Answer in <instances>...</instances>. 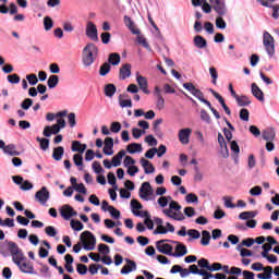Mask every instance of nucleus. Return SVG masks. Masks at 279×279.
<instances>
[{
	"instance_id": "32",
	"label": "nucleus",
	"mask_w": 279,
	"mask_h": 279,
	"mask_svg": "<svg viewBox=\"0 0 279 279\" xmlns=\"http://www.w3.org/2000/svg\"><path fill=\"white\" fill-rule=\"evenodd\" d=\"M235 101L241 108L250 106V104H252V100H250V97L247 96H238L235 97Z\"/></svg>"
},
{
	"instance_id": "54",
	"label": "nucleus",
	"mask_w": 279,
	"mask_h": 279,
	"mask_svg": "<svg viewBox=\"0 0 279 279\" xmlns=\"http://www.w3.org/2000/svg\"><path fill=\"white\" fill-rule=\"evenodd\" d=\"M145 143H147L150 147H156V145H158V140H156L154 135H147L145 137Z\"/></svg>"
},
{
	"instance_id": "37",
	"label": "nucleus",
	"mask_w": 279,
	"mask_h": 279,
	"mask_svg": "<svg viewBox=\"0 0 279 279\" xmlns=\"http://www.w3.org/2000/svg\"><path fill=\"white\" fill-rule=\"evenodd\" d=\"M114 93H117V86H114V84H107L105 86L106 97H114Z\"/></svg>"
},
{
	"instance_id": "46",
	"label": "nucleus",
	"mask_w": 279,
	"mask_h": 279,
	"mask_svg": "<svg viewBox=\"0 0 279 279\" xmlns=\"http://www.w3.org/2000/svg\"><path fill=\"white\" fill-rule=\"evenodd\" d=\"M137 43L138 45H142L144 49H147V51H151V46H149V43H147V39L143 36H137Z\"/></svg>"
},
{
	"instance_id": "43",
	"label": "nucleus",
	"mask_w": 279,
	"mask_h": 279,
	"mask_svg": "<svg viewBox=\"0 0 279 279\" xmlns=\"http://www.w3.org/2000/svg\"><path fill=\"white\" fill-rule=\"evenodd\" d=\"M53 28V20L49 16L44 17V29L49 32Z\"/></svg>"
},
{
	"instance_id": "28",
	"label": "nucleus",
	"mask_w": 279,
	"mask_h": 279,
	"mask_svg": "<svg viewBox=\"0 0 279 279\" xmlns=\"http://www.w3.org/2000/svg\"><path fill=\"white\" fill-rule=\"evenodd\" d=\"M262 271L264 272L257 275L258 279H271V274H274V268L271 266L265 267Z\"/></svg>"
},
{
	"instance_id": "64",
	"label": "nucleus",
	"mask_w": 279,
	"mask_h": 279,
	"mask_svg": "<svg viewBox=\"0 0 279 279\" xmlns=\"http://www.w3.org/2000/svg\"><path fill=\"white\" fill-rule=\"evenodd\" d=\"M156 108L157 110H165V98L162 96L157 97Z\"/></svg>"
},
{
	"instance_id": "17",
	"label": "nucleus",
	"mask_w": 279,
	"mask_h": 279,
	"mask_svg": "<svg viewBox=\"0 0 279 279\" xmlns=\"http://www.w3.org/2000/svg\"><path fill=\"white\" fill-rule=\"evenodd\" d=\"M189 254V250H186V245L182 243H178L175 246V253L172 252L171 256L174 258H182V256H186Z\"/></svg>"
},
{
	"instance_id": "23",
	"label": "nucleus",
	"mask_w": 279,
	"mask_h": 279,
	"mask_svg": "<svg viewBox=\"0 0 279 279\" xmlns=\"http://www.w3.org/2000/svg\"><path fill=\"white\" fill-rule=\"evenodd\" d=\"M194 46L197 49H206L208 47V41L202 36V35H196L194 37Z\"/></svg>"
},
{
	"instance_id": "2",
	"label": "nucleus",
	"mask_w": 279,
	"mask_h": 279,
	"mask_svg": "<svg viewBox=\"0 0 279 279\" xmlns=\"http://www.w3.org/2000/svg\"><path fill=\"white\" fill-rule=\"evenodd\" d=\"M97 56H99V48L93 43H88L83 49L82 62L85 69L88 66H93L95 64V60H97Z\"/></svg>"
},
{
	"instance_id": "56",
	"label": "nucleus",
	"mask_w": 279,
	"mask_h": 279,
	"mask_svg": "<svg viewBox=\"0 0 279 279\" xmlns=\"http://www.w3.org/2000/svg\"><path fill=\"white\" fill-rule=\"evenodd\" d=\"M131 210H132V213H134V210H143V205L138 201L132 199L131 201Z\"/></svg>"
},
{
	"instance_id": "15",
	"label": "nucleus",
	"mask_w": 279,
	"mask_h": 279,
	"mask_svg": "<svg viewBox=\"0 0 279 279\" xmlns=\"http://www.w3.org/2000/svg\"><path fill=\"white\" fill-rule=\"evenodd\" d=\"M126 266H123L121 269L122 275L132 274V271H136V262L125 258Z\"/></svg>"
},
{
	"instance_id": "7",
	"label": "nucleus",
	"mask_w": 279,
	"mask_h": 279,
	"mask_svg": "<svg viewBox=\"0 0 279 279\" xmlns=\"http://www.w3.org/2000/svg\"><path fill=\"white\" fill-rule=\"evenodd\" d=\"M154 195V189L149 182L142 183L140 187V197L144 199V202H149V197Z\"/></svg>"
},
{
	"instance_id": "21",
	"label": "nucleus",
	"mask_w": 279,
	"mask_h": 279,
	"mask_svg": "<svg viewBox=\"0 0 279 279\" xmlns=\"http://www.w3.org/2000/svg\"><path fill=\"white\" fill-rule=\"evenodd\" d=\"M170 274H180V278H189V269L180 265L172 266Z\"/></svg>"
},
{
	"instance_id": "60",
	"label": "nucleus",
	"mask_w": 279,
	"mask_h": 279,
	"mask_svg": "<svg viewBox=\"0 0 279 279\" xmlns=\"http://www.w3.org/2000/svg\"><path fill=\"white\" fill-rule=\"evenodd\" d=\"M7 80L10 84H19L21 82V77L17 74L8 75Z\"/></svg>"
},
{
	"instance_id": "62",
	"label": "nucleus",
	"mask_w": 279,
	"mask_h": 279,
	"mask_svg": "<svg viewBox=\"0 0 279 279\" xmlns=\"http://www.w3.org/2000/svg\"><path fill=\"white\" fill-rule=\"evenodd\" d=\"M272 10V19L277 21L279 19V4H271V7H267Z\"/></svg>"
},
{
	"instance_id": "12",
	"label": "nucleus",
	"mask_w": 279,
	"mask_h": 279,
	"mask_svg": "<svg viewBox=\"0 0 279 279\" xmlns=\"http://www.w3.org/2000/svg\"><path fill=\"white\" fill-rule=\"evenodd\" d=\"M191 134H193V130L191 128L181 129L179 131V141L182 145H189L191 141Z\"/></svg>"
},
{
	"instance_id": "35",
	"label": "nucleus",
	"mask_w": 279,
	"mask_h": 279,
	"mask_svg": "<svg viewBox=\"0 0 279 279\" xmlns=\"http://www.w3.org/2000/svg\"><path fill=\"white\" fill-rule=\"evenodd\" d=\"M73 160H74V165L76 167H78V170L83 171L84 170V157H82V155H80V154H75L73 156Z\"/></svg>"
},
{
	"instance_id": "61",
	"label": "nucleus",
	"mask_w": 279,
	"mask_h": 279,
	"mask_svg": "<svg viewBox=\"0 0 279 279\" xmlns=\"http://www.w3.org/2000/svg\"><path fill=\"white\" fill-rule=\"evenodd\" d=\"M109 213L113 219H120L121 218V211L114 207H109Z\"/></svg>"
},
{
	"instance_id": "42",
	"label": "nucleus",
	"mask_w": 279,
	"mask_h": 279,
	"mask_svg": "<svg viewBox=\"0 0 279 279\" xmlns=\"http://www.w3.org/2000/svg\"><path fill=\"white\" fill-rule=\"evenodd\" d=\"M201 244L204 246L210 245V232L209 231H202V239H201Z\"/></svg>"
},
{
	"instance_id": "5",
	"label": "nucleus",
	"mask_w": 279,
	"mask_h": 279,
	"mask_svg": "<svg viewBox=\"0 0 279 279\" xmlns=\"http://www.w3.org/2000/svg\"><path fill=\"white\" fill-rule=\"evenodd\" d=\"M263 45L269 58H274L276 53V39L267 31L263 34Z\"/></svg>"
},
{
	"instance_id": "39",
	"label": "nucleus",
	"mask_w": 279,
	"mask_h": 279,
	"mask_svg": "<svg viewBox=\"0 0 279 279\" xmlns=\"http://www.w3.org/2000/svg\"><path fill=\"white\" fill-rule=\"evenodd\" d=\"M111 69H112V66L110 65V63L105 62V63L100 66V69H99V75H100L101 77H106V75L110 73V70H111Z\"/></svg>"
},
{
	"instance_id": "38",
	"label": "nucleus",
	"mask_w": 279,
	"mask_h": 279,
	"mask_svg": "<svg viewBox=\"0 0 279 279\" xmlns=\"http://www.w3.org/2000/svg\"><path fill=\"white\" fill-rule=\"evenodd\" d=\"M60 82V77L58 75H50L48 78V88H56Z\"/></svg>"
},
{
	"instance_id": "10",
	"label": "nucleus",
	"mask_w": 279,
	"mask_h": 279,
	"mask_svg": "<svg viewBox=\"0 0 279 279\" xmlns=\"http://www.w3.org/2000/svg\"><path fill=\"white\" fill-rule=\"evenodd\" d=\"M86 36L87 38H90V40H94V41L99 40V36L97 33V25H95V23H93L92 21L87 22Z\"/></svg>"
},
{
	"instance_id": "9",
	"label": "nucleus",
	"mask_w": 279,
	"mask_h": 279,
	"mask_svg": "<svg viewBox=\"0 0 279 279\" xmlns=\"http://www.w3.org/2000/svg\"><path fill=\"white\" fill-rule=\"evenodd\" d=\"M165 241H169V240L157 241L156 247L158 252H160V254H166V256H171V254L173 253V246H171V244L165 243Z\"/></svg>"
},
{
	"instance_id": "20",
	"label": "nucleus",
	"mask_w": 279,
	"mask_h": 279,
	"mask_svg": "<svg viewBox=\"0 0 279 279\" xmlns=\"http://www.w3.org/2000/svg\"><path fill=\"white\" fill-rule=\"evenodd\" d=\"M140 162L144 169V173L151 174L156 171V168L154 167V165L151 162H149V160L142 158L140 160Z\"/></svg>"
},
{
	"instance_id": "31",
	"label": "nucleus",
	"mask_w": 279,
	"mask_h": 279,
	"mask_svg": "<svg viewBox=\"0 0 279 279\" xmlns=\"http://www.w3.org/2000/svg\"><path fill=\"white\" fill-rule=\"evenodd\" d=\"M62 156H64V147L58 146L53 149L52 158L53 160L60 161L62 160Z\"/></svg>"
},
{
	"instance_id": "8",
	"label": "nucleus",
	"mask_w": 279,
	"mask_h": 279,
	"mask_svg": "<svg viewBox=\"0 0 279 279\" xmlns=\"http://www.w3.org/2000/svg\"><path fill=\"white\" fill-rule=\"evenodd\" d=\"M50 197H51V194L49 193V190H47V186H43L35 194V199H37V202H39L41 206H46Z\"/></svg>"
},
{
	"instance_id": "3",
	"label": "nucleus",
	"mask_w": 279,
	"mask_h": 279,
	"mask_svg": "<svg viewBox=\"0 0 279 279\" xmlns=\"http://www.w3.org/2000/svg\"><path fill=\"white\" fill-rule=\"evenodd\" d=\"M180 210H182V206L178 202L171 201L169 203V208L162 209V213L166 217H169V219H174V221H184V214Z\"/></svg>"
},
{
	"instance_id": "16",
	"label": "nucleus",
	"mask_w": 279,
	"mask_h": 279,
	"mask_svg": "<svg viewBox=\"0 0 279 279\" xmlns=\"http://www.w3.org/2000/svg\"><path fill=\"white\" fill-rule=\"evenodd\" d=\"M124 25H126L132 34L138 36L141 34V29L136 28V24L132 21V17L125 15L124 16Z\"/></svg>"
},
{
	"instance_id": "49",
	"label": "nucleus",
	"mask_w": 279,
	"mask_h": 279,
	"mask_svg": "<svg viewBox=\"0 0 279 279\" xmlns=\"http://www.w3.org/2000/svg\"><path fill=\"white\" fill-rule=\"evenodd\" d=\"M99 269H104V266L101 265H97V264H90L89 265V268H88V271L92 276H95L97 275V272L99 271Z\"/></svg>"
},
{
	"instance_id": "34",
	"label": "nucleus",
	"mask_w": 279,
	"mask_h": 279,
	"mask_svg": "<svg viewBox=\"0 0 279 279\" xmlns=\"http://www.w3.org/2000/svg\"><path fill=\"white\" fill-rule=\"evenodd\" d=\"M4 154H8V156H20L21 153L16 150V146L14 144H9L3 149Z\"/></svg>"
},
{
	"instance_id": "36",
	"label": "nucleus",
	"mask_w": 279,
	"mask_h": 279,
	"mask_svg": "<svg viewBox=\"0 0 279 279\" xmlns=\"http://www.w3.org/2000/svg\"><path fill=\"white\" fill-rule=\"evenodd\" d=\"M258 215V211H243L239 215V219L247 221V219H254Z\"/></svg>"
},
{
	"instance_id": "6",
	"label": "nucleus",
	"mask_w": 279,
	"mask_h": 279,
	"mask_svg": "<svg viewBox=\"0 0 279 279\" xmlns=\"http://www.w3.org/2000/svg\"><path fill=\"white\" fill-rule=\"evenodd\" d=\"M213 10L218 14V16H226L228 14V7L226 5V0H211Z\"/></svg>"
},
{
	"instance_id": "1",
	"label": "nucleus",
	"mask_w": 279,
	"mask_h": 279,
	"mask_svg": "<svg viewBox=\"0 0 279 279\" xmlns=\"http://www.w3.org/2000/svg\"><path fill=\"white\" fill-rule=\"evenodd\" d=\"M0 254L8 258V256H12L13 263L19 267L20 271L23 274H33L36 275L38 272L34 271V266L27 263V257L23 254L21 247L15 242L9 241L7 242V248L4 245H0Z\"/></svg>"
},
{
	"instance_id": "50",
	"label": "nucleus",
	"mask_w": 279,
	"mask_h": 279,
	"mask_svg": "<svg viewBox=\"0 0 279 279\" xmlns=\"http://www.w3.org/2000/svg\"><path fill=\"white\" fill-rule=\"evenodd\" d=\"M209 75L211 76L213 84L217 85V80L219 78V74L217 73V69L215 66L209 68Z\"/></svg>"
},
{
	"instance_id": "51",
	"label": "nucleus",
	"mask_w": 279,
	"mask_h": 279,
	"mask_svg": "<svg viewBox=\"0 0 279 279\" xmlns=\"http://www.w3.org/2000/svg\"><path fill=\"white\" fill-rule=\"evenodd\" d=\"M45 232L47 234V236H57L58 235V230H56V227L53 226H48L45 228Z\"/></svg>"
},
{
	"instance_id": "11",
	"label": "nucleus",
	"mask_w": 279,
	"mask_h": 279,
	"mask_svg": "<svg viewBox=\"0 0 279 279\" xmlns=\"http://www.w3.org/2000/svg\"><path fill=\"white\" fill-rule=\"evenodd\" d=\"M60 215L63 217V219H65V221H69L71 217H77V211H75V209H73V207L70 205H63L60 208Z\"/></svg>"
},
{
	"instance_id": "59",
	"label": "nucleus",
	"mask_w": 279,
	"mask_h": 279,
	"mask_svg": "<svg viewBox=\"0 0 279 279\" xmlns=\"http://www.w3.org/2000/svg\"><path fill=\"white\" fill-rule=\"evenodd\" d=\"M240 119L241 121H250V111L245 108L240 110Z\"/></svg>"
},
{
	"instance_id": "24",
	"label": "nucleus",
	"mask_w": 279,
	"mask_h": 279,
	"mask_svg": "<svg viewBox=\"0 0 279 279\" xmlns=\"http://www.w3.org/2000/svg\"><path fill=\"white\" fill-rule=\"evenodd\" d=\"M126 151L129 154H141V151H143V145L138 143H131L128 145Z\"/></svg>"
},
{
	"instance_id": "19",
	"label": "nucleus",
	"mask_w": 279,
	"mask_h": 279,
	"mask_svg": "<svg viewBox=\"0 0 279 279\" xmlns=\"http://www.w3.org/2000/svg\"><path fill=\"white\" fill-rule=\"evenodd\" d=\"M60 125L58 124H53L52 126L47 125L44 128V136H46L47 138H49V136H51V134H59L60 133Z\"/></svg>"
},
{
	"instance_id": "27",
	"label": "nucleus",
	"mask_w": 279,
	"mask_h": 279,
	"mask_svg": "<svg viewBox=\"0 0 279 279\" xmlns=\"http://www.w3.org/2000/svg\"><path fill=\"white\" fill-rule=\"evenodd\" d=\"M123 156H125V150H120L117 155L112 157V166L121 167V161L123 160Z\"/></svg>"
},
{
	"instance_id": "33",
	"label": "nucleus",
	"mask_w": 279,
	"mask_h": 279,
	"mask_svg": "<svg viewBox=\"0 0 279 279\" xmlns=\"http://www.w3.org/2000/svg\"><path fill=\"white\" fill-rule=\"evenodd\" d=\"M123 97H128L125 94H121L119 96V105L121 108H132V99H123Z\"/></svg>"
},
{
	"instance_id": "29",
	"label": "nucleus",
	"mask_w": 279,
	"mask_h": 279,
	"mask_svg": "<svg viewBox=\"0 0 279 279\" xmlns=\"http://www.w3.org/2000/svg\"><path fill=\"white\" fill-rule=\"evenodd\" d=\"M86 147V144H82L80 141H74L72 143V151H78V154H84Z\"/></svg>"
},
{
	"instance_id": "45",
	"label": "nucleus",
	"mask_w": 279,
	"mask_h": 279,
	"mask_svg": "<svg viewBox=\"0 0 279 279\" xmlns=\"http://www.w3.org/2000/svg\"><path fill=\"white\" fill-rule=\"evenodd\" d=\"M204 270H199L197 265L193 264L187 269V276H191L193 274L194 276H201Z\"/></svg>"
},
{
	"instance_id": "52",
	"label": "nucleus",
	"mask_w": 279,
	"mask_h": 279,
	"mask_svg": "<svg viewBox=\"0 0 279 279\" xmlns=\"http://www.w3.org/2000/svg\"><path fill=\"white\" fill-rule=\"evenodd\" d=\"M185 202L187 204H197L199 199L197 198V195H195L194 193H190L185 196Z\"/></svg>"
},
{
	"instance_id": "63",
	"label": "nucleus",
	"mask_w": 279,
	"mask_h": 279,
	"mask_svg": "<svg viewBox=\"0 0 279 279\" xmlns=\"http://www.w3.org/2000/svg\"><path fill=\"white\" fill-rule=\"evenodd\" d=\"M145 134V131L141 130V129H137V128H133L132 129V135H133V138H141V136Z\"/></svg>"
},
{
	"instance_id": "44",
	"label": "nucleus",
	"mask_w": 279,
	"mask_h": 279,
	"mask_svg": "<svg viewBox=\"0 0 279 279\" xmlns=\"http://www.w3.org/2000/svg\"><path fill=\"white\" fill-rule=\"evenodd\" d=\"M216 27L218 29H226V27H228V24L226 23V20H223V16L218 15V17H216Z\"/></svg>"
},
{
	"instance_id": "58",
	"label": "nucleus",
	"mask_w": 279,
	"mask_h": 279,
	"mask_svg": "<svg viewBox=\"0 0 279 279\" xmlns=\"http://www.w3.org/2000/svg\"><path fill=\"white\" fill-rule=\"evenodd\" d=\"M236 250H238V252H240V255H241L242 257L252 256V251H250V250H247V248H242V245H241V244H239V245L236 246Z\"/></svg>"
},
{
	"instance_id": "55",
	"label": "nucleus",
	"mask_w": 279,
	"mask_h": 279,
	"mask_svg": "<svg viewBox=\"0 0 279 279\" xmlns=\"http://www.w3.org/2000/svg\"><path fill=\"white\" fill-rule=\"evenodd\" d=\"M98 252L100 254H104L105 256H108V254H110V246H108L107 244H99Z\"/></svg>"
},
{
	"instance_id": "13",
	"label": "nucleus",
	"mask_w": 279,
	"mask_h": 279,
	"mask_svg": "<svg viewBox=\"0 0 279 279\" xmlns=\"http://www.w3.org/2000/svg\"><path fill=\"white\" fill-rule=\"evenodd\" d=\"M136 82L140 86V89L144 92L145 95H149V84L147 83V78L143 75H140L138 72L136 73Z\"/></svg>"
},
{
	"instance_id": "4",
	"label": "nucleus",
	"mask_w": 279,
	"mask_h": 279,
	"mask_svg": "<svg viewBox=\"0 0 279 279\" xmlns=\"http://www.w3.org/2000/svg\"><path fill=\"white\" fill-rule=\"evenodd\" d=\"M81 242L83 243L84 250L90 252L95 250V245H97V238L90 231H84L81 233Z\"/></svg>"
},
{
	"instance_id": "30",
	"label": "nucleus",
	"mask_w": 279,
	"mask_h": 279,
	"mask_svg": "<svg viewBox=\"0 0 279 279\" xmlns=\"http://www.w3.org/2000/svg\"><path fill=\"white\" fill-rule=\"evenodd\" d=\"M191 95L196 97V99H198V101H202V104H205V106L210 107V101H208L204 98V93H202V90L195 88Z\"/></svg>"
},
{
	"instance_id": "53",
	"label": "nucleus",
	"mask_w": 279,
	"mask_h": 279,
	"mask_svg": "<svg viewBox=\"0 0 279 279\" xmlns=\"http://www.w3.org/2000/svg\"><path fill=\"white\" fill-rule=\"evenodd\" d=\"M26 80L31 86H36L38 84V76H36V74L26 75Z\"/></svg>"
},
{
	"instance_id": "25",
	"label": "nucleus",
	"mask_w": 279,
	"mask_h": 279,
	"mask_svg": "<svg viewBox=\"0 0 279 279\" xmlns=\"http://www.w3.org/2000/svg\"><path fill=\"white\" fill-rule=\"evenodd\" d=\"M263 138L267 142H274L276 140V131L274 129H266L263 132Z\"/></svg>"
},
{
	"instance_id": "18",
	"label": "nucleus",
	"mask_w": 279,
	"mask_h": 279,
	"mask_svg": "<svg viewBox=\"0 0 279 279\" xmlns=\"http://www.w3.org/2000/svg\"><path fill=\"white\" fill-rule=\"evenodd\" d=\"M132 75V64L126 63L120 68V80H128Z\"/></svg>"
},
{
	"instance_id": "48",
	"label": "nucleus",
	"mask_w": 279,
	"mask_h": 279,
	"mask_svg": "<svg viewBox=\"0 0 279 279\" xmlns=\"http://www.w3.org/2000/svg\"><path fill=\"white\" fill-rule=\"evenodd\" d=\"M76 271L80 276H86L88 274V266L84 264H77Z\"/></svg>"
},
{
	"instance_id": "47",
	"label": "nucleus",
	"mask_w": 279,
	"mask_h": 279,
	"mask_svg": "<svg viewBox=\"0 0 279 279\" xmlns=\"http://www.w3.org/2000/svg\"><path fill=\"white\" fill-rule=\"evenodd\" d=\"M32 106H34V100H32V98H25L21 102L22 110H29V108H32Z\"/></svg>"
},
{
	"instance_id": "57",
	"label": "nucleus",
	"mask_w": 279,
	"mask_h": 279,
	"mask_svg": "<svg viewBox=\"0 0 279 279\" xmlns=\"http://www.w3.org/2000/svg\"><path fill=\"white\" fill-rule=\"evenodd\" d=\"M92 169L97 174L104 173V168L101 167V163H99V161H94L92 165Z\"/></svg>"
},
{
	"instance_id": "26",
	"label": "nucleus",
	"mask_w": 279,
	"mask_h": 279,
	"mask_svg": "<svg viewBox=\"0 0 279 279\" xmlns=\"http://www.w3.org/2000/svg\"><path fill=\"white\" fill-rule=\"evenodd\" d=\"M121 63V54L113 52L109 54L108 64H112V66H119Z\"/></svg>"
},
{
	"instance_id": "22",
	"label": "nucleus",
	"mask_w": 279,
	"mask_h": 279,
	"mask_svg": "<svg viewBox=\"0 0 279 279\" xmlns=\"http://www.w3.org/2000/svg\"><path fill=\"white\" fill-rule=\"evenodd\" d=\"M252 95H254L258 101H265V94H263V89L256 85V83H253L251 85Z\"/></svg>"
},
{
	"instance_id": "41",
	"label": "nucleus",
	"mask_w": 279,
	"mask_h": 279,
	"mask_svg": "<svg viewBox=\"0 0 279 279\" xmlns=\"http://www.w3.org/2000/svg\"><path fill=\"white\" fill-rule=\"evenodd\" d=\"M107 180H108V184H110L111 186H113L114 191L119 190V186L117 185V177L114 175V173L109 172L107 174Z\"/></svg>"
},
{
	"instance_id": "14",
	"label": "nucleus",
	"mask_w": 279,
	"mask_h": 279,
	"mask_svg": "<svg viewBox=\"0 0 279 279\" xmlns=\"http://www.w3.org/2000/svg\"><path fill=\"white\" fill-rule=\"evenodd\" d=\"M114 147V138L112 137H106L105 138V146H104V154L106 156H112V154H114V150H112Z\"/></svg>"
},
{
	"instance_id": "40",
	"label": "nucleus",
	"mask_w": 279,
	"mask_h": 279,
	"mask_svg": "<svg viewBox=\"0 0 279 279\" xmlns=\"http://www.w3.org/2000/svg\"><path fill=\"white\" fill-rule=\"evenodd\" d=\"M70 226H71L72 230H74L75 232H81V230H84V225L80 220L72 219L70 221Z\"/></svg>"
}]
</instances>
